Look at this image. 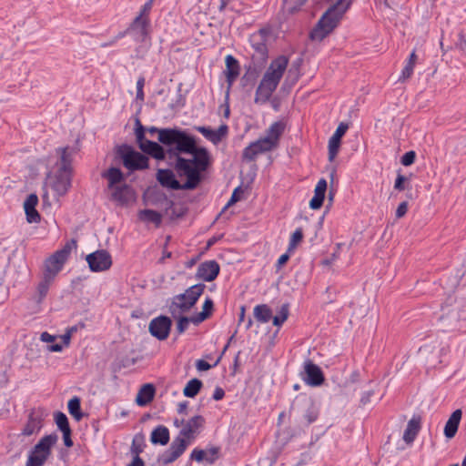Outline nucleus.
Segmentation results:
<instances>
[{"mask_svg":"<svg viewBox=\"0 0 466 466\" xmlns=\"http://www.w3.org/2000/svg\"><path fill=\"white\" fill-rule=\"evenodd\" d=\"M168 157L175 161L174 167L178 177H185L186 181L179 182L170 169H158L157 179L163 187L175 190L196 188L203 178L202 173L211 164L209 151L198 145H195L192 153L168 155Z\"/></svg>","mask_w":466,"mask_h":466,"instance_id":"obj_1","label":"nucleus"},{"mask_svg":"<svg viewBox=\"0 0 466 466\" xmlns=\"http://www.w3.org/2000/svg\"><path fill=\"white\" fill-rule=\"evenodd\" d=\"M59 157L56 163V168L47 173L43 187V204L58 202L71 186L72 161L76 154L75 147H59L56 149Z\"/></svg>","mask_w":466,"mask_h":466,"instance_id":"obj_2","label":"nucleus"},{"mask_svg":"<svg viewBox=\"0 0 466 466\" xmlns=\"http://www.w3.org/2000/svg\"><path fill=\"white\" fill-rule=\"evenodd\" d=\"M146 131L151 136L157 134L158 142L167 147L168 155L192 153L198 142L197 137L178 127H150L146 128Z\"/></svg>","mask_w":466,"mask_h":466,"instance_id":"obj_3","label":"nucleus"},{"mask_svg":"<svg viewBox=\"0 0 466 466\" xmlns=\"http://www.w3.org/2000/svg\"><path fill=\"white\" fill-rule=\"evenodd\" d=\"M204 423L205 419L201 415H196L188 420L179 431L178 436L173 440L169 448L159 455L158 462L167 465L177 461L189 445V441L195 439L198 434Z\"/></svg>","mask_w":466,"mask_h":466,"instance_id":"obj_4","label":"nucleus"},{"mask_svg":"<svg viewBox=\"0 0 466 466\" xmlns=\"http://www.w3.org/2000/svg\"><path fill=\"white\" fill-rule=\"evenodd\" d=\"M352 0H337L322 15L315 27L310 32L312 40L321 41L328 36L335 27L345 12L350 8Z\"/></svg>","mask_w":466,"mask_h":466,"instance_id":"obj_5","label":"nucleus"},{"mask_svg":"<svg viewBox=\"0 0 466 466\" xmlns=\"http://www.w3.org/2000/svg\"><path fill=\"white\" fill-rule=\"evenodd\" d=\"M56 433L42 437L31 450L25 466H43L52 454V448L57 442Z\"/></svg>","mask_w":466,"mask_h":466,"instance_id":"obj_6","label":"nucleus"},{"mask_svg":"<svg viewBox=\"0 0 466 466\" xmlns=\"http://www.w3.org/2000/svg\"><path fill=\"white\" fill-rule=\"evenodd\" d=\"M118 155L124 167L130 171L143 170L148 167V157L129 145H122L118 148Z\"/></svg>","mask_w":466,"mask_h":466,"instance_id":"obj_7","label":"nucleus"},{"mask_svg":"<svg viewBox=\"0 0 466 466\" xmlns=\"http://www.w3.org/2000/svg\"><path fill=\"white\" fill-rule=\"evenodd\" d=\"M250 45L254 49L251 56V63L254 70L264 66L268 57V50L266 45V33L260 30L258 33L254 34L250 37Z\"/></svg>","mask_w":466,"mask_h":466,"instance_id":"obj_8","label":"nucleus"},{"mask_svg":"<svg viewBox=\"0 0 466 466\" xmlns=\"http://www.w3.org/2000/svg\"><path fill=\"white\" fill-rule=\"evenodd\" d=\"M89 268L93 272L105 271L112 266V258L108 251L98 249L90 253L86 258Z\"/></svg>","mask_w":466,"mask_h":466,"instance_id":"obj_9","label":"nucleus"},{"mask_svg":"<svg viewBox=\"0 0 466 466\" xmlns=\"http://www.w3.org/2000/svg\"><path fill=\"white\" fill-rule=\"evenodd\" d=\"M172 320L167 316H158L154 318L148 326L150 334L158 340H165L170 333Z\"/></svg>","mask_w":466,"mask_h":466,"instance_id":"obj_10","label":"nucleus"},{"mask_svg":"<svg viewBox=\"0 0 466 466\" xmlns=\"http://www.w3.org/2000/svg\"><path fill=\"white\" fill-rule=\"evenodd\" d=\"M150 19L135 17L127 29V34L132 36L136 42H145L149 35Z\"/></svg>","mask_w":466,"mask_h":466,"instance_id":"obj_11","label":"nucleus"},{"mask_svg":"<svg viewBox=\"0 0 466 466\" xmlns=\"http://www.w3.org/2000/svg\"><path fill=\"white\" fill-rule=\"evenodd\" d=\"M304 381L312 387H317L324 382V375L321 369L311 360H308L304 363Z\"/></svg>","mask_w":466,"mask_h":466,"instance_id":"obj_12","label":"nucleus"},{"mask_svg":"<svg viewBox=\"0 0 466 466\" xmlns=\"http://www.w3.org/2000/svg\"><path fill=\"white\" fill-rule=\"evenodd\" d=\"M220 267L216 260H206L199 264L196 278L203 281H213L219 274Z\"/></svg>","mask_w":466,"mask_h":466,"instance_id":"obj_13","label":"nucleus"},{"mask_svg":"<svg viewBox=\"0 0 466 466\" xmlns=\"http://www.w3.org/2000/svg\"><path fill=\"white\" fill-rule=\"evenodd\" d=\"M194 129L214 145L220 143L228 133V127L226 124L221 125L217 130L206 126H196Z\"/></svg>","mask_w":466,"mask_h":466,"instance_id":"obj_14","label":"nucleus"},{"mask_svg":"<svg viewBox=\"0 0 466 466\" xmlns=\"http://www.w3.org/2000/svg\"><path fill=\"white\" fill-rule=\"evenodd\" d=\"M348 128H349V125L347 123L341 122L338 126L334 134L330 137V138L329 140V145H328L329 160L330 162H332L335 159L336 156L338 155V152H339V149L340 147V143H341V138L347 132Z\"/></svg>","mask_w":466,"mask_h":466,"instance_id":"obj_15","label":"nucleus"},{"mask_svg":"<svg viewBox=\"0 0 466 466\" xmlns=\"http://www.w3.org/2000/svg\"><path fill=\"white\" fill-rule=\"evenodd\" d=\"M226 63V80L228 83V91H227V97L228 96L229 89L233 86L234 82L239 76V63L238 61L231 55H228L225 58Z\"/></svg>","mask_w":466,"mask_h":466,"instance_id":"obj_16","label":"nucleus"},{"mask_svg":"<svg viewBox=\"0 0 466 466\" xmlns=\"http://www.w3.org/2000/svg\"><path fill=\"white\" fill-rule=\"evenodd\" d=\"M66 259L60 258L56 252L48 257L45 261V269L43 276L50 277L51 279H55L56 276L61 271Z\"/></svg>","mask_w":466,"mask_h":466,"instance_id":"obj_17","label":"nucleus"},{"mask_svg":"<svg viewBox=\"0 0 466 466\" xmlns=\"http://www.w3.org/2000/svg\"><path fill=\"white\" fill-rule=\"evenodd\" d=\"M43 427V418L35 410H32L27 418V421L21 431V435L29 437L36 434Z\"/></svg>","mask_w":466,"mask_h":466,"instance_id":"obj_18","label":"nucleus"},{"mask_svg":"<svg viewBox=\"0 0 466 466\" xmlns=\"http://www.w3.org/2000/svg\"><path fill=\"white\" fill-rule=\"evenodd\" d=\"M289 64V59L285 56H279L275 58L269 65L265 74H268L269 77L279 83Z\"/></svg>","mask_w":466,"mask_h":466,"instance_id":"obj_19","label":"nucleus"},{"mask_svg":"<svg viewBox=\"0 0 466 466\" xmlns=\"http://www.w3.org/2000/svg\"><path fill=\"white\" fill-rule=\"evenodd\" d=\"M113 199L115 201L119 202V204H132L136 201V192L134 189L127 185H121L120 187H116V188L111 192Z\"/></svg>","mask_w":466,"mask_h":466,"instance_id":"obj_20","label":"nucleus"},{"mask_svg":"<svg viewBox=\"0 0 466 466\" xmlns=\"http://www.w3.org/2000/svg\"><path fill=\"white\" fill-rule=\"evenodd\" d=\"M162 214L153 209H140L137 212V219L144 223L147 227L152 225L155 228H158L162 224Z\"/></svg>","mask_w":466,"mask_h":466,"instance_id":"obj_21","label":"nucleus"},{"mask_svg":"<svg viewBox=\"0 0 466 466\" xmlns=\"http://www.w3.org/2000/svg\"><path fill=\"white\" fill-rule=\"evenodd\" d=\"M286 124L284 121L279 120L272 123L269 127L266 130L265 139H268L271 142L273 148L279 146V138L284 133Z\"/></svg>","mask_w":466,"mask_h":466,"instance_id":"obj_22","label":"nucleus"},{"mask_svg":"<svg viewBox=\"0 0 466 466\" xmlns=\"http://www.w3.org/2000/svg\"><path fill=\"white\" fill-rule=\"evenodd\" d=\"M421 424V417L420 415H413L409 420L407 427L403 433V440L407 444H410L416 439Z\"/></svg>","mask_w":466,"mask_h":466,"instance_id":"obj_23","label":"nucleus"},{"mask_svg":"<svg viewBox=\"0 0 466 466\" xmlns=\"http://www.w3.org/2000/svg\"><path fill=\"white\" fill-rule=\"evenodd\" d=\"M302 416L308 424L315 422L319 417V409L314 401L310 399L304 398L300 400Z\"/></svg>","mask_w":466,"mask_h":466,"instance_id":"obj_24","label":"nucleus"},{"mask_svg":"<svg viewBox=\"0 0 466 466\" xmlns=\"http://www.w3.org/2000/svg\"><path fill=\"white\" fill-rule=\"evenodd\" d=\"M164 147L165 146L159 142L149 141L146 142V145L143 146L142 151L157 160H164L166 156L168 155L167 148L165 149Z\"/></svg>","mask_w":466,"mask_h":466,"instance_id":"obj_25","label":"nucleus"},{"mask_svg":"<svg viewBox=\"0 0 466 466\" xmlns=\"http://www.w3.org/2000/svg\"><path fill=\"white\" fill-rule=\"evenodd\" d=\"M156 389L153 384L143 385L136 398V402L138 406H146L154 399Z\"/></svg>","mask_w":466,"mask_h":466,"instance_id":"obj_26","label":"nucleus"},{"mask_svg":"<svg viewBox=\"0 0 466 466\" xmlns=\"http://www.w3.org/2000/svg\"><path fill=\"white\" fill-rule=\"evenodd\" d=\"M461 419V410H456L452 412L444 427V434L448 439L455 436Z\"/></svg>","mask_w":466,"mask_h":466,"instance_id":"obj_27","label":"nucleus"},{"mask_svg":"<svg viewBox=\"0 0 466 466\" xmlns=\"http://www.w3.org/2000/svg\"><path fill=\"white\" fill-rule=\"evenodd\" d=\"M206 286L204 284L198 283L196 285H193L189 287L184 293L181 294L187 301V304L189 307H193L197 301L198 300L199 297L202 295V293L205 290Z\"/></svg>","mask_w":466,"mask_h":466,"instance_id":"obj_28","label":"nucleus"},{"mask_svg":"<svg viewBox=\"0 0 466 466\" xmlns=\"http://www.w3.org/2000/svg\"><path fill=\"white\" fill-rule=\"evenodd\" d=\"M169 430L163 425H158L151 432L150 436V441L155 445H167L169 441Z\"/></svg>","mask_w":466,"mask_h":466,"instance_id":"obj_29","label":"nucleus"},{"mask_svg":"<svg viewBox=\"0 0 466 466\" xmlns=\"http://www.w3.org/2000/svg\"><path fill=\"white\" fill-rule=\"evenodd\" d=\"M213 309L214 302L211 298L207 297L202 307V311L192 316V323L195 325L200 324L212 315Z\"/></svg>","mask_w":466,"mask_h":466,"instance_id":"obj_30","label":"nucleus"},{"mask_svg":"<svg viewBox=\"0 0 466 466\" xmlns=\"http://www.w3.org/2000/svg\"><path fill=\"white\" fill-rule=\"evenodd\" d=\"M103 177H106L108 180V187L111 192L116 188V187H120L119 183L123 180V173L118 167H110L106 173L103 174Z\"/></svg>","mask_w":466,"mask_h":466,"instance_id":"obj_31","label":"nucleus"},{"mask_svg":"<svg viewBox=\"0 0 466 466\" xmlns=\"http://www.w3.org/2000/svg\"><path fill=\"white\" fill-rule=\"evenodd\" d=\"M53 282V279H50V277H45L43 276L41 281L38 283L36 287V292L35 296L33 297V299L37 303H41L44 299L46 297L49 287L51 283Z\"/></svg>","mask_w":466,"mask_h":466,"instance_id":"obj_32","label":"nucleus"},{"mask_svg":"<svg viewBox=\"0 0 466 466\" xmlns=\"http://www.w3.org/2000/svg\"><path fill=\"white\" fill-rule=\"evenodd\" d=\"M275 90L276 89L270 86L259 83L256 90L254 102L256 104L267 103L271 97L272 94L275 92Z\"/></svg>","mask_w":466,"mask_h":466,"instance_id":"obj_33","label":"nucleus"},{"mask_svg":"<svg viewBox=\"0 0 466 466\" xmlns=\"http://www.w3.org/2000/svg\"><path fill=\"white\" fill-rule=\"evenodd\" d=\"M254 318L261 323L268 322L272 318V310L266 304H259L254 308Z\"/></svg>","mask_w":466,"mask_h":466,"instance_id":"obj_34","label":"nucleus"},{"mask_svg":"<svg viewBox=\"0 0 466 466\" xmlns=\"http://www.w3.org/2000/svg\"><path fill=\"white\" fill-rule=\"evenodd\" d=\"M417 58L418 56L415 51H412L401 70V74L399 77L400 82H404L412 76Z\"/></svg>","mask_w":466,"mask_h":466,"instance_id":"obj_35","label":"nucleus"},{"mask_svg":"<svg viewBox=\"0 0 466 466\" xmlns=\"http://www.w3.org/2000/svg\"><path fill=\"white\" fill-rule=\"evenodd\" d=\"M327 191V181L321 178L317 183L315 187L314 196L309 201V204H323L325 199V193Z\"/></svg>","mask_w":466,"mask_h":466,"instance_id":"obj_36","label":"nucleus"},{"mask_svg":"<svg viewBox=\"0 0 466 466\" xmlns=\"http://www.w3.org/2000/svg\"><path fill=\"white\" fill-rule=\"evenodd\" d=\"M202 386V381L197 378H194L187 383L183 390V394L187 398H194L198 395Z\"/></svg>","mask_w":466,"mask_h":466,"instance_id":"obj_37","label":"nucleus"},{"mask_svg":"<svg viewBox=\"0 0 466 466\" xmlns=\"http://www.w3.org/2000/svg\"><path fill=\"white\" fill-rule=\"evenodd\" d=\"M69 413L75 418L76 421H79L83 418L81 412V401L78 397H73L67 404Z\"/></svg>","mask_w":466,"mask_h":466,"instance_id":"obj_38","label":"nucleus"},{"mask_svg":"<svg viewBox=\"0 0 466 466\" xmlns=\"http://www.w3.org/2000/svg\"><path fill=\"white\" fill-rule=\"evenodd\" d=\"M270 144L271 142L264 137H260L259 139L250 143L258 155L273 150L274 148Z\"/></svg>","mask_w":466,"mask_h":466,"instance_id":"obj_39","label":"nucleus"},{"mask_svg":"<svg viewBox=\"0 0 466 466\" xmlns=\"http://www.w3.org/2000/svg\"><path fill=\"white\" fill-rule=\"evenodd\" d=\"M187 211L186 206H168L166 208L165 214L171 220L183 217Z\"/></svg>","mask_w":466,"mask_h":466,"instance_id":"obj_40","label":"nucleus"},{"mask_svg":"<svg viewBox=\"0 0 466 466\" xmlns=\"http://www.w3.org/2000/svg\"><path fill=\"white\" fill-rule=\"evenodd\" d=\"M145 132H146V127L141 124V122L138 119H137L135 134H136L137 142L141 150H142L143 146L146 145V142L150 141L146 138Z\"/></svg>","mask_w":466,"mask_h":466,"instance_id":"obj_41","label":"nucleus"},{"mask_svg":"<svg viewBox=\"0 0 466 466\" xmlns=\"http://www.w3.org/2000/svg\"><path fill=\"white\" fill-rule=\"evenodd\" d=\"M145 446L146 445L144 436L142 434H136L135 437L133 438L132 444L130 447L131 454L139 455L141 452H143Z\"/></svg>","mask_w":466,"mask_h":466,"instance_id":"obj_42","label":"nucleus"},{"mask_svg":"<svg viewBox=\"0 0 466 466\" xmlns=\"http://www.w3.org/2000/svg\"><path fill=\"white\" fill-rule=\"evenodd\" d=\"M54 418H55V421H56L57 428L61 431L71 430L70 426H69L68 419L65 413H63L61 411H56L54 413Z\"/></svg>","mask_w":466,"mask_h":466,"instance_id":"obj_43","label":"nucleus"},{"mask_svg":"<svg viewBox=\"0 0 466 466\" xmlns=\"http://www.w3.org/2000/svg\"><path fill=\"white\" fill-rule=\"evenodd\" d=\"M26 221L28 223H39L41 220V215L35 209V206H24Z\"/></svg>","mask_w":466,"mask_h":466,"instance_id":"obj_44","label":"nucleus"},{"mask_svg":"<svg viewBox=\"0 0 466 466\" xmlns=\"http://www.w3.org/2000/svg\"><path fill=\"white\" fill-rule=\"evenodd\" d=\"M77 247V244H76V240L72 238L70 240H68L65 245L64 247L59 249V250H56V253L60 256V258H63L64 259L67 260L71 251L74 249V248H76Z\"/></svg>","mask_w":466,"mask_h":466,"instance_id":"obj_45","label":"nucleus"},{"mask_svg":"<svg viewBox=\"0 0 466 466\" xmlns=\"http://www.w3.org/2000/svg\"><path fill=\"white\" fill-rule=\"evenodd\" d=\"M289 304H283L279 311V314L273 318V325L281 326L289 317Z\"/></svg>","mask_w":466,"mask_h":466,"instance_id":"obj_46","label":"nucleus"},{"mask_svg":"<svg viewBox=\"0 0 466 466\" xmlns=\"http://www.w3.org/2000/svg\"><path fill=\"white\" fill-rule=\"evenodd\" d=\"M176 319L177 320L176 330L178 335L184 333L188 328V324L192 322V317L188 318L186 316H180L177 317Z\"/></svg>","mask_w":466,"mask_h":466,"instance_id":"obj_47","label":"nucleus"},{"mask_svg":"<svg viewBox=\"0 0 466 466\" xmlns=\"http://www.w3.org/2000/svg\"><path fill=\"white\" fill-rule=\"evenodd\" d=\"M308 0H284L290 14L298 12Z\"/></svg>","mask_w":466,"mask_h":466,"instance_id":"obj_48","label":"nucleus"},{"mask_svg":"<svg viewBox=\"0 0 466 466\" xmlns=\"http://www.w3.org/2000/svg\"><path fill=\"white\" fill-rule=\"evenodd\" d=\"M303 238V230L302 228H297L293 234L291 235L289 249L295 248L296 246L302 240Z\"/></svg>","mask_w":466,"mask_h":466,"instance_id":"obj_49","label":"nucleus"},{"mask_svg":"<svg viewBox=\"0 0 466 466\" xmlns=\"http://www.w3.org/2000/svg\"><path fill=\"white\" fill-rule=\"evenodd\" d=\"M173 299L177 303V306L182 313H186L191 309V307H189L187 301H186L185 298L181 296V294L174 296Z\"/></svg>","mask_w":466,"mask_h":466,"instance_id":"obj_50","label":"nucleus"},{"mask_svg":"<svg viewBox=\"0 0 466 466\" xmlns=\"http://www.w3.org/2000/svg\"><path fill=\"white\" fill-rule=\"evenodd\" d=\"M257 151L252 147V146L249 144L248 147H246L242 153V157L244 160L247 161H253L258 157Z\"/></svg>","mask_w":466,"mask_h":466,"instance_id":"obj_51","label":"nucleus"},{"mask_svg":"<svg viewBox=\"0 0 466 466\" xmlns=\"http://www.w3.org/2000/svg\"><path fill=\"white\" fill-rule=\"evenodd\" d=\"M153 6V0H148L146 2L141 9L139 14L136 17H140L142 19H149L148 15Z\"/></svg>","mask_w":466,"mask_h":466,"instance_id":"obj_52","label":"nucleus"},{"mask_svg":"<svg viewBox=\"0 0 466 466\" xmlns=\"http://www.w3.org/2000/svg\"><path fill=\"white\" fill-rule=\"evenodd\" d=\"M416 153L412 150L406 152L400 158V163L404 167H409L414 163Z\"/></svg>","mask_w":466,"mask_h":466,"instance_id":"obj_53","label":"nucleus"},{"mask_svg":"<svg viewBox=\"0 0 466 466\" xmlns=\"http://www.w3.org/2000/svg\"><path fill=\"white\" fill-rule=\"evenodd\" d=\"M234 207L235 206H224L222 210L216 217V220L228 219L235 213V211L233 209H231Z\"/></svg>","mask_w":466,"mask_h":466,"instance_id":"obj_54","label":"nucleus"},{"mask_svg":"<svg viewBox=\"0 0 466 466\" xmlns=\"http://www.w3.org/2000/svg\"><path fill=\"white\" fill-rule=\"evenodd\" d=\"M168 312L172 318L177 319V317L183 316L182 311L179 309L177 303L172 299L170 303L167 304Z\"/></svg>","mask_w":466,"mask_h":466,"instance_id":"obj_55","label":"nucleus"},{"mask_svg":"<svg viewBox=\"0 0 466 466\" xmlns=\"http://www.w3.org/2000/svg\"><path fill=\"white\" fill-rule=\"evenodd\" d=\"M243 194L244 190L241 188V187H238L237 188L234 189L227 204H236L237 202L241 201Z\"/></svg>","mask_w":466,"mask_h":466,"instance_id":"obj_56","label":"nucleus"},{"mask_svg":"<svg viewBox=\"0 0 466 466\" xmlns=\"http://www.w3.org/2000/svg\"><path fill=\"white\" fill-rule=\"evenodd\" d=\"M22 204H38V196L35 192L26 190V194L23 198Z\"/></svg>","mask_w":466,"mask_h":466,"instance_id":"obj_57","label":"nucleus"},{"mask_svg":"<svg viewBox=\"0 0 466 466\" xmlns=\"http://www.w3.org/2000/svg\"><path fill=\"white\" fill-rule=\"evenodd\" d=\"M207 451L204 450L194 449L190 454V459L195 460L198 462L206 461Z\"/></svg>","mask_w":466,"mask_h":466,"instance_id":"obj_58","label":"nucleus"},{"mask_svg":"<svg viewBox=\"0 0 466 466\" xmlns=\"http://www.w3.org/2000/svg\"><path fill=\"white\" fill-rule=\"evenodd\" d=\"M408 181V178L401 175V174H398L396 179H395V183H394V188L399 190V191H401L405 188V183Z\"/></svg>","mask_w":466,"mask_h":466,"instance_id":"obj_59","label":"nucleus"},{"mask_svg":"<svg viewBox=\"0 0 466 466\" xmlns=\"http://www.w3.org/2000/svg\"><path fill=\"white\" fill-rule=\"evenodd\" d=\"M144 85H145V79L143 77H140L137 81V96H136L137 100H141V101L144 100V97H145L144 91H143Z\"/></svg>","mask_w":466,"mask_h":466,"instance_id":"obj_60","label":"nucleus"},{"mask_svg":"<svg viewBox=\"0 0 466 466\" xmlns=\"http://www.w3.org/2000/svg\"><path fill=\"white\" fill-rule=\"evenodd\" d=\"M218 451L219 450L217 447H213V448L209 449L208 451H207L206 461H208L210 464L214 463V461L218 458Z\"/></svg>","mask_w":466,"mask_h":466,"instance_id":"obj_61","label":"nucleus"},{"mask_svg":"<svg viewBox=\"0 0 466 466\" xmlns=\"http://www.w3.org/2000/svg\"><path fill=\"white\" fill-rule=\"evenodd\" d=\"M260 84H264L265 86L277 89L279 83L276 82L273 78L269 77L268 74H264L260 81Z\"/></svg>","mask_w":466,"mask_h":466,"instance_id":"obj_62","label":"nucleus"},{"mask_svg":"<svg viewBox=\"0 0 466 466\" xmlns=\"http://www.w3.org/2000/svg\"><path fill=\"white\" fill-rule=\"evenodd\" d=\"M196 367L198 370L200 371H206V370H210L212 367H214L213 365H210L208 362H207L206 360H197L196 362Z\"/></svg>","mask_w":466,"mask_h":466,"instance_id":"obj_63","label":"nucleus"},{"mask_svg":"<svg viewBox=\"0 0 466 466\" xmlns=\"http://www.w3.org/2000/svg\"><path fill=\"white\" fill-rule=\"evenodd\" d=\"M133 460L127 466H145L144 461L137 454H132Z\"/></svg>","mask_w":466,"mask_h":466,"instance_id":"obj_64","label":"nucleus"}]
</instances>
